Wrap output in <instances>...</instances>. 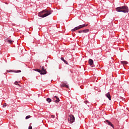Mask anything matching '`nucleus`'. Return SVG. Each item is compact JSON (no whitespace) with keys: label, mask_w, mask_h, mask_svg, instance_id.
Listing matches in <instances>:
<instances>
[{"label":"nucleus","mask_w":129,"mask_h":129,"mask_svg":"<svg viewBox=\"0 0 129 129\" xmlns=\"http://www.w3.org/2000/svg\"><path fill=\"white\" fill-rule=\"evenodd\" d=\"M52 14V11L47 10H44L42 12H40L38 14V16L40 17V18H45V17H48L49 15H51Z\"/></svg>","instance_id":"nucleus-1"},{"label":"nucleus","mask_w":129,"mask_h":129,"mask_svg":"<svg viewBox=\"0 0 129 129\" xmlns=\"http://www.w3.org/2000/svg\"><path fill=\"white\" fill-rule=\"evenodd\" d=\"M116 12L122 13H128V8L127 6H122L116 8L115 9Z\"/></svg>","instance_id":"nucleus-2"},{"label":"nucleus","mask_w":129,"mask_h":129,"mask_svg":"<svg viewBox=\"0 0 129 129\" xmlns=\"http://www.w3.org/2000/svg\"><path fill=\"white\" fill-rule=\"evenodd\" d=\"M35 71H37V72H39L40 73V74L44 75L45 74H47V71H46V70H45V67H42L41 69H35Z\"/></svg>","instance_id":"nucleus-3"},{"label":"nucleus","mask_w":129,"mask_h":129,"mask_svg":"<svg viewBox=\"0 0 129 129\" xmlns=\"http://www.w3.org/2000/svg\"><path fill=\"white\" fill-rule=\"evenodd\" d=\"M88 26V24H87L86 25H85V24L81 25L72 29V32H75V31H77L78 30H80V29H82V28H85V27H87Z\"/></svg>","instance_id":"nucleus-4"},{"label":"nucleus","mask_w":129,"mask_h":129,"mask_svg":"<svg viewBox=\"0 0 129 129\" xmlns=\"http://www.w3.org/2000/svg\"><path fill=\"white\" fill-rule=\"evenodd\" d=\"M68 121H69L70 123H73V122L75 121V117H74V115L72 114L69 115Z\"/></svg>","instance_id":"nucleus-5"},{"label":"nucleus","mask_w":129,"mask_h":129,"mask_svg":"<svg viewBox=\"0 0 129 129\" xmlns=\"http://www.w3.org/2000/svg\"><path fill=\"white\" fill-rule=\"evenodd\" d=\"M60 87H66V88H69V86H68L67 82H63L60 85Z\"/></svg>","instance_id":"nucleus-6"},{"label":"nucleus","mask_w":129,"mask_h":129,"mask_svg":"<svg viewBox=\"0 0 129 129\" xmlns=\"http://www.w3.org/2000/svg\"><path fill=\"white\" fill-rule=\"evenodd\" d=\"M106 122H107V124H108V125H110V126H112L113 127V128H114V125H113V124H112L111 122L109 121L108 120H106Z\"/></svg>","instance_id":"nucleus-7"},{"label":"nucleus","mask_w":129,"mask_h":129,"mask_svg":"<svg viewBox=\"0 0 129 129\" xmlns=\"http://www.w3.org/2000/svg\"><path fill=\"white\" fill-rule=\"evenodd\" d=\"M53 99V101H55V102H59V101H60V99H59V98H58L57 96H54Z\"/></svg>","instance_id":"nucleus-8"},{"label":"nucleus","mask_w":129,"mask_h":129,"mask_svg":"<svg viewBox=\"0 0 129 129\" xmlns=\"http://www.w3.org/2000/svg\"><path fill=\"white\" fill-rule=\"evenodd\" d=\"M106 97H107L109 99V100H111V97L110 96V94L109 92L105 94Z\"/></svg>","instance_id":"nucleus-9"},{"label":"nucleus","mask_w":129,"mask_h":129,"mask_svg":"<svg viewBox=\"0 0 129 129\" xmlns=\"http://www.w3.org/2000/svg\"><path fill=\"white\" fill-rule=\"evenodd\" d=\"M5 42H6V43H9V44H12L13 43V41L11 39H6L5 40Z\"/></svg>","instance_id":"nucleus-10"},{"label":"nucleus","mask_w":129,"mask_h":129,"mask_svg":"<svg viewBox=\"0 0 129 129\" xmlns=\"http://www.w3.org/2000/svg\"><path fill=\"white\" fill-rule=\"evenodd\" d=\"M8 72H15V73H19L20 72H22V71L21 70H18V71H12L11 70L10 71H7Z\"/></svg>","instance_id":"nucleus-11"},{"label":"nucleus","mask_w":129,"mask_h":129,"mask_svg":"<svg viewBox=\"0 0 129 129\" xmlns=\"http://www.w3.org/2000/svg\"><path fill=\"white\" fill-rule=\"evenodd\" d=\"M89 65H90V66L93 65V60H92V59H90L89 60Z\"/></svg>","instance_id":"nucleus-12"},{"label":"nucleus","mask_w":129,"mask_h":129,"mask_svg":"<svg viewBox=\"0 0 129 129\" xmlns=\"http://www.w3.org/2000/svg\"><path fill=\"white\" fill-rule=\"evenodd\" d=\"M60 59H61V61H63L64 62V63H65L67 64H68V62L67 61H66L65 59H64V58L61 57Z\"/></svg>","instance_id":"nucleus-13"},{"label":"nucleus","mask_w":129,"mask_h":129,"mask_svg":"<svg viewBox=\"0 0 129 129\" xmlns=\"http://www.w3.org/2000/svg\"><path fill=\"white\" fill-rule=\"evenodd\" d=\"M121 64H122V65H126V64H128V62H127V61H121Z\"/></svg>","instance_id":"nucleus-14"},{"label":"nucleus","mask_w":129,"mask_h":129,"mask_svg":"<svg viewBox=\"0 0 129 129\" xmlns=\"http://www.w3.org/2000/svg\"><path fill=\"white\" fill-rule=\"evenodd\" d=\"M89 29H85L83 30V33H88Z\"/></svg>","instance_id":"nucleus-15"},{"label":"nucleus","mask_w":129,"mask_h":129,"mask_svg":"<svg viewBox=\"0 0 129 129\" xmlns=\"http://www.w3.org/2000/svg\"><path fill=\"white\" fill-rule=\"evenodd\" d=\"M46 101H47V102L50 103L52 101V100L50 98H48L46 99Z\"/></svg>","instance_id":"nucleus-16"},{"label":"nucleus","mask_w":129,"mask_h":129,"mask_svg":"<svg viewBox=\"0 0 129 129\" xmlns=\"http://www.w3.org/2000/svg\"><path fill=\"white\" fill-rule=\"evenodd\" d=\"M19 83H20V82H19V81H16V82L14 83V84H15V85H20V84H19Z\"/></svg>","instance_id":"nucleus-17"},{"label":"nucleus","mask_w":129,"mask_h":129,"mask_svg":"<svg viewBox=\"0 0 129 129\" xmlns=\"http://www.w3.org/2000/svg\"><path fill=\"white\" fill-rule=\"evenodd\" d=\"M31 117L30 115H28L26 117V119H28V118H30Z\"/></svg>","instance_id":"nucleus-18"},{"label":"nucleus","mask_w":129,"mask_h":129,"mask_svg":"<svg viewBox=\"0 0 129 129\" xmlns=\"http://www.w3.org/2000/svg\"><path fill=\"white\" fill-rule=\"evenodd\" d=\"M6 106H7V104L6 103H5L3 105V107H6Z\"/></svg>","instance_id":"nucleus-19"},{"label":"nucleus","mask_w":129,"mask_h":129,"mask_svg":"<svg viewBox=\"0 0 129 129\" xmlns=\"http://www.w3.org/2000/svg\"><path fill=\"white\" fill-rule=\"evenodd\" d=\"M51 117H52V118H55V115H51Z\"/></svg>","instance_id":"nucleus-20"},{"label":"nucleus","mask_w":129,"mask_h":129,"mask_svg":"<svg viewBox=\"0 0 129 129\" xmlns=\"http://www.w3.org/2000/svg\"><path fill=\"white\" fill-rule=\"evenodd\" d=\"M78 33H79V34H81V33H83V31H79Z\"/></svg>","instance_id":"nucleus-21"},{"label":"nucleus","mask_w":129,"mask_h":129,"mask_svg":"<svg viewBox=\"0 0 129 129\" xmlns=\"http://www.w3.org/2000/svg\"><path fill=\"white\" fill-rule=\"evenodd\" d=\"M84 102H85V103L86 104H87V103H89V102H88V101H85Z\"/></svg>","instance_id":"nucleus-22"},{"label":"nucleus","mask_w":129,"mask_h":129,"mask_svg":"<svg viewBox=\"0 0 129 129\" xmlns=\"http://www.w3.org/2000/svg\"><path fill=\"white\" fill-rule=\"evenodd\" d=\"M28 129H33L32 126H29Z\"/></svg>","instance_id":"nucleus-23"}]
</instances>
